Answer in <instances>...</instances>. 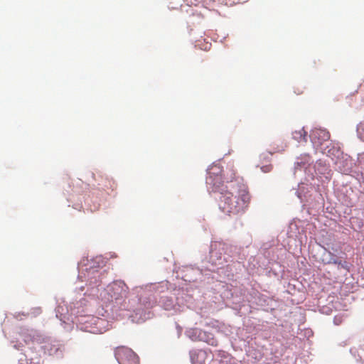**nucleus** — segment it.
I'll use <instances>...</instances> for the list:
<instances>
[{
  "instance_id": "1",
  "label": "nucleus",
  "mask_w": 364,
  "mask_h": 364,
  "mask_svg": "<svg viewBox=\"0 0 364 364\" xmlns=\"http://www.w3.org/2000/svg\"><path fill=\"white\" fill-rule=\"evenodd\" d=\"M221 172L219 167H213L206 178V183L213 186V191L218 194L219 208L228 215L243 214L251 200L247 186L232 180L229 181Z\"/></svg>"
},
{
  "instance_id": "2",
  "label": "nucleus",
  "mask_w": 364,
  "mask_h": 364,
  "mask_svg": "<svg viewBox=\"0 0 364 364\" xmlns=\"http://www.w3.org/2000/svg\"><path fill=\"white\" fill-rule=\"evenodd\" d=\"M114 355L119 364H139V357L129 348L117 347L115 349Z\"/></svg>"
},
{
  "instance_id": "3",
  "label": "nucleus",
  "mask_w": 364,
  "mask_h": 364,
  "mask_svg": "<svg viewBox=\"0 0 364 364\" xmlns=\"http://www.w3.org/2000/svg\"><path fill=\"white\" fill-rule=\"evenodd\" d=\"M310 139L314 146L318 148L330 139V133L326 129H314L310 134Z\"/></svg>"
},
{
  "instance_id": "4",
  "label": "nucleus",
  "mask_w": 364,
  "mask_h": 364,
  "mask_svg": "<svg viewBox=\"0 0 364 364\" xmlns=\"http://www.w3.org/2000/svg\"><path fill=\"white\" fill-rule=\"evenodd\" d=\"M112 294V297L115 300H118L127 297L128 294V287L123 282H114L111 287Z\"/></svg>"
},
{
  "instance_id": "5",
  "label": "nucleus",
  "mask_w": 364,
  "mask_h": 364,
  "mask_svg": "<svg viewBox=\"0 0 364 364\" xmlns=\"http://www.w3.org/2000/svg\"><path fill=\"white\" fill-rule=\"evenodd\" d=\"M205 356L203 350L194 351L191 353V359L193 364H203Z\"/></svg>"
},
{
  "instance_id": "6",
  "label": "nucleus",
  "mask_w": 364,
  "mask_h": 364,
  "mask_svg": "<svg viewBox=\"0 0 364 364\" xmlns=\"http://www.w3.org/2000/svg\"><path fill=\"white\" fill-rule=\"evenodd\" d=\"M293 139L297 141L298 142H306L307 141V132L305 131L304 128L300 129L299 130H295L292 132Z\"/></svg>"
},
{
  "instance_id": "7",
  "label": "nucleus",
  "mask_w": 364,
  "mask_h": 364,
  "mask_svg": "<svg viewBox=\"0 0 364 364\" xmlns=\"http://www.w3.org/2000/svg\"><path fill=\"white\" fill-rule=\"evenodd\" d=\"M260 169L263 173H269L272 171L273 166L271 164H268L262 166L260 167Z\"/></svg>"
},
{
  "instance_id": "8",
  "label": "nucleus",
  "mask_w": 364,
  "mask_h": 364,
  "mask_svg": "<svg viewBox=\"0 0 364 364\" xmlns=\"http://www.w3.org/2000/svg\"><path fill=\"white\" fill-rule=\"evenodd\" d=\"M201 1V0H193V1H194L195 3L199 2V1Z\"/></svg>"
},
{
  "instance_id": "9",
  "label": "nucleus",
  "mask_w": 364,
  "mask_h": 364,
  "mask_svg": "<svg viewBox=\"0 0 364 364\" xmlns=\"http://www.w3.org/2000/svg\"><path fill=\"white\" fill-rule=\"evenodd\" d=\"M301 93H303V91H302V90H301V91H299V92H298V94H301Z\"/></svg>"
},
{
  "instance_id": "10",
  "label": "nucleus",
  "mask_w": 364,
  "mask_h": 364,
  "mask_svg": "<svg viewBox=\"0 0 364 364\" xmlns=\"http://www.w3.org/2000/svg\"><path fill=\"white\" fill-rule=\"evenodd\" d=\"M333 262L334 264H336V263H337V262H336V260H334Z\"/></svg>"
}]
</instances>
